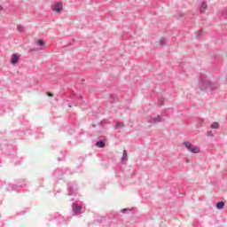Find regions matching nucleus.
<instances>
[{
  "instance_id": "obj_5",
  "label": "nucleus",
  "mask_w": 227,
  "mask_h": 227,
  "mask_svg": "<svg viewBox=\"0 0 227 227\" xmlns=\"http://www.w3.org/2000/svg\"><path fill=\"white\" fill-rule=\"evenodd\" d=\"M81 210H82V207L77 206V205L73 206V212L77 213V212H81Z\"/></svg>"
},
{
  "instance_id": "obj_6",
  "label": "nucleus",
  "mask_w": 227,
  "mask_h": 227,
  "mask_svg": "<svg viewBox=\"0 0 227 227\" xmlns=\"http://www.w3.org/2000/svg\"><path fill=\"white\" fill-rule=\"evenodd\" d=\"M96 146L98 148H104L106 146V143L104 141H98L96 143Z\"/></svg>"
},
{
  "instance_id": "obj_12",
  "label": "nucleus",
  "mask_w": 227,
  "mask_h": 227,
  "mask_svg": "<svg viewBox=\"0 0 227 227\" xmlns=\"http://www.w3.org/2000/svg\"><path fill=\"white\" fill-rule=\"evenodd\" d=\"M118 127H123V123L118 122V123L116 124V129H118Z\"/></svg>"
},
{
  "instance_id": "obj_7",
  "label": "nucleus",
  "mask_w": 227,
  "mask_h": 227,
  "mask_svg": "<svg viewBox=\"0 0 227 227\" xmlns=\"http://www.w3.org/2000/svg\"><path fill=\"white\" fill-rule=\"evenodd\" d=\"M216 208H217L218 210H223V208H224V202H223V201L218 202V203L216 204Z\"/></svg>"
},
{
  "instance_id": "obj_3",
  "label": "nucleus",
  "mask_w": 227,
  "mask_h": 227,
  "mask_svg": "<svg viewBox=\"0 0 227 227\" xmlns=\"http://www.w3.org/2000/svg\"><path fill=\"white\" fill-rule=\"evenodd\" d=\"M19 58H20V55L13 53L11 59L12 65H17V63H19Z\"/></svg>"
},
{
  "instance_id": "obj_14",
  "label": "nucleus",
  "mask_w": 227,
  "mask_h": 227,
  "mask_svg": "<svg viewBox=\"0 0 227 227\" xmlns=\"http://www.w3.org/2000/svg\"><path fill=\"white\" fill-rule=\"evenodd\" d=\"M165 42H166V41H165V40H163V39L160 40V45H163Z\"/></svg>"
},
{
  "instance_id": "obj_11",
  "label": "nucleus",
  "mask_w": 227,
  "mask_h": 227,
  "mask_svg": "<svg viewBox=\"0 0 227 227\" xmlns=\"http://www.w3.org/2000/svg\"><path fill=\"white\" fill-rule=\"evenodd\" d=\"M127 160V151L123 152V157H122V161Z\"/></svg>"
},
{
  "instance_id": "obj_16",
  "label": "nucleus",
  "mask_w": 227,
  "mask_h": 227,
  "mask_svg": "<svg viewBox=\"0 0 227 227\" xmlns=\"http://www.w3.org/2000/svg\"><path fill=\"white\" fill-rule=\"evenodd\" d=\"M1 10H3V6L0 5V12H1Z\"/></svg>"
},
{
  "instance_id": "obj_4",
  "label": "nucleus",
  "mask_w": 227,
  "mask_h": 227,
  "mask_svg": "<svg viewBox=\"0 0 227 227\" xmlns=\"http://www.w3.org/2000/svg\"><path fill=\"white\" fill-rule=\"evenodd\" d=\"M37 45H40V48H38L37 51H43V47H45V43L43 42V40L39 39L37 41Z\"/></svg>"
},
{
  "instance_id": "obj_15",
  "label": "nucleus",
  "mask_w": 227,
  "mask_h": 227,
  "mask_svg": "<svg viewBox=\"0 0 227 227\" xmlns=\"http://www.w3.org/2000/svg\"><path fill=\"white\" fill-rule=\"evenodd\" d=\"M47 95H48V97H54V94L51 93V92H48Z\"/></svg>"
},
{
  "instance_id": "obj_13",
  "label": "nucleus",
  "mask_w": 227,
  "mask_h": 227,
  "mask_svg": "<svg viewBox=\"0 0 227 227\" xmlns=\"http://www.w3.org/2000/svg\"><path fill=\"white\" fill-rule=\"evenodd\" d=\"M207 136H211V137H214V134H212V131H208Z\"/></svg>"
},
{
  "instance_id": "obj_2",
  "label": "nucleus",
  "mask_w": 227,
  "mask_h": 227,
  "mask_svg": "<svg viewBox=\"0 0 227 227\" xmlns=\"http://www.w3.org/2000/svg\"><path fill=\"white\" fill-rule=\"evenodd\" d=\"M52 10L53 12H56V13H61L63 12V4L60 2H58L53 5Z\"/></svg>"
},
{
  "instance_id": "obj_8",
  "label": "nucleus",
  "mask_w": 227,
  "mask_h": 227,
  "mask_svg": "<svg viewBox=\"0 0 227 227\" xmlns=\"http://www.w3.org/2000/svg\"><path fill=\"white\" fill-rule=\"evenodd\" d=\"M205 10H207V3L202 2L201 7H200L201 13H204Z\"/></svg>"
},
{
  "instance_id": "obj_9",
  "label": "nucleus",
  "mask_w": 227,
  "mask_h": 227,
  "mask_svg": "<svg viewBox=\"0 0 227 227\" xmlns=\"http://www.w3.org/2000/svg\"><path fill=\"white\" fill-rule=\"evenodd\" d=\"M211 129H215V130H217V129H219V124L217 121H215L211 124Z\"/></svg>"
},
{
  "instance_id": "obj_1",
  "label": "nucleus",
  "mask_w": 227,
  "mask_h": 227,
  "mask_svg": "<svg viewBox=\"0 0 227 227\" xmlns=\"http://www.w3.org/2000/svg\"><path fill=\"white\" fill-rule=\"evenodd\" d=\"M184 145L192 153H200V148H198V146L192 145V144H191V142H184Z\"/></svg>"
},
{
  "instance_id": "obj_10",
  "label": "nucleus",
  "mask_w": 227,
  "mask_h": 227,
  "mask_svg": "<svg viewBox=\"0 0 227 227\" xmlns=\"http://www.w3.org/2000/svg\"><path fill=\"white\" fill-rule=\"evenodd\" d=\"M17 30H18L20 33H22V31H24V27H22V25H18V26H17Z\"/></svg>"
}]
</instances>
